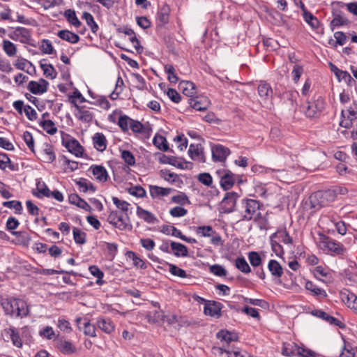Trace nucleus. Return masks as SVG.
Here are the masks:
<instances>
[{
	"label": "nucleus",
	"mask_w": 357,
	"mask_h": 357,
	"mask_svg": "<svg viewBox=\"0 0 357 357\" xmlns=\"http://www.w3.org/2000/svg\"><path fill=\"white\" fill-rule=\"evenodd\" d=\"M300 8L303 11V18L305 21L313 29H317L319 26V22L310 12L305 8L304 3L300 1Z\"/></svg>",
	"instance_id": "nucleus-23"
},
{
	"label": "nucleus",
	"mask_w": 357,
	"mask_h": 357,
	"mask_svg": "<svg viewBox=\"0 0 357 357\" xmlns=\"http://www.w3.org/2000/svg\"><path fill=\"white\" fill-rule=\"evenodd\" d=\"M330 68H331V71L333 73H334V74L335 75V76L337 77V78L339 80H341V79L344 80V81L353 80L351 76L350 75V74L348 72L340 70L335 65L333 64L332 63H330Z\"/></svg>",
	"instance_id": "nucleus-36"
},
{
	"label": "nucleus",
	"mask_w": 357,
	"mask_h": 357,
	"mask_svg": "<svg viewBox=\"0 0 357 357\" xmlns=\"http://www.w3.org/2000/svg\"><path fill=\"white\" fill-rule=\"evenodd\" d=\"M98 327L106 333H111L114 330V324L109 318H99L97 321Z\"/></svg>",
	"instance_id": "nucleus-27"
},
{
	"label": "nucleus",
	"mask_w": 357,
	"mask_h": 357,
	"mask_svg": "<svg viewBox=\"0 0 357 357\" xmlns=\"http://www.w3.org/2000/svg\"><path fill=\"white\" fill-rule=\"evenodd\" d=\"M40 126L50 135H54L56 132L57 128L54 123L51 120H43L40 122Z\"/></svg>",
	"instance_id": "nucleus-50"
},
{
	"label": "nucleus",
	"mask_w": 357,
	"mask_h": 357,
	"mask_svg": "<svg viewBox=\"0 0 357 357\" xmlns=\"http://www.w3.org/2000/svg\"><path fill=\"white\" fill-rule=\"evenodd\" d=\"M235 266L236 268H238L243 273L247 274L251 272V268L243 257L236 258Z\"/></svg>",
	"instance_id": "nucleus-46"
},
{
	"label": "nucleus",
	"mask_w": 357,
	"mask_h": 357,
	"mask_svg": "<svg viewBox=\"0 0 357 357\" xmlns=\"http://www.w3.org/2000/svg\"><path fill=\"white\" fill-rule=\"evenodd\" d=\"M296 355L299 357H317V354L303 347H297Z\"/></svg>",
	"instance_id": "nucleus-64"
},
{
	"label": "nucleus",
	"mask_w": 357,
	"mask_h": 357,
	"mask_svg": "<svg viewBox=\"0 0 357 357\" xmlns=\"http://www.w3.org/2000/svg\"><path fill=\"white\" fill-rule=\"evenodd\" d=\"M0 305L6 316L23 319L29 314V307L26 302L14 296L0 297Z\"/></svg>",
	"instance_id": "nucleus-1"
},
{
	"label": "nucleus",
	"mask_w": 357,
	"mask_h": 357,
	"mask_svg": "<svg viewBox=\"0 0 357 357\" xmlns=\"http://www.w3.org/2000/svg\"><path fill=\"white\" fill-rule=\"evenodd\" d=\"M69 202L72 204L85 210L86 211H91V206L84 199L80 198L77 194H70L68 197Z\"/></svg>",
	"instance_id": "nucleus-26"
},
{
	"label": "nucleus",
	"mask_w": 357,
	"mask_h": 357,
	"mask_svg": "<svg viewBox=\"0 0 357 357\" xmlns=\"http://www.w3.org/2000/svg\"><path fill=\"white\" fill-rule=\"evenodd\" d=\"M57 36L62 40L70 43L75 44L79 42V36L68 30H61L58 32Z\"/></svg>",
	"instance_id": "nucleus-30"
},
{
	"label": "nucleus",
	"mask_w": 357,
	"mask_h": 357,
	"mask_svg": "<svg viewBox=\"0 0 357 357\" xmlns=\"http://www.w3.org/2000/svg\"><path fill=\"white\" fill-rule=\"evenodd\" d=\"M238 197V193L235 192H227L221 202L222 211L225 213H230L233 212Z\"/></svg>",
	"instance_id": "nucleus-8"
},
{
	"label": "nucleus",
	"mask_w": 357,
	"mask_h": 357,
	"mask_svg": "<svg viewBox=\"0 0 357 357\" xmlns=\"http://www.w3.org/2000/svg\"><path fill=\"white\" fill-rule=\"evenodd\" d=\"M212 158L214 161L223 162L230 154V150L221 144H216L211 147Z\"/></svg>",
	"instance_id": "nucleus-11"
},
{
	"label": "nucleus",
	"mask_w": 357,
	"mask_h": 357,
	"mask_svg": "<svg viewBox=\"0 0 357 357\" xmlns=\"http://www.w3.org/2000/svg\"><path fill=\"white\" fill-rule=\"evenodd\" d=\"M305 289L312 293L314 296H319L321 297H326L327 294L326 291L321 288H319L311 281L305 282Z\"/></svg>",
	"instance_id": "nucleus-38"
},
{
	"label": "nucleus",
	"mask_w": 357,
	"mask_h": 357,
	"mask_svg": "<svg viewBox=\"0 0 357 357\" xmlns=\"http://www.w3.org/2000/svg\"><path fill=\"white\" fill-rule=\"evenodd\" d=\"M222 303L214 301H206L204 305V312L206 315L216 317L218 318L222 315Z\"/></svg>",
	"instance_id": "nucleus-9"
},
{
	"label": "nucleus",
	"mask_w": 357,
	"mask_h": 357,
	"mask_svg": "<svg viewBox=\"0 0 357 357\" xmlns=\"http://www.w3.org/2000/svg\"><path fill=\"white\" fill-rule=\"evenodd\" d=\"M196 234L204 237L212 236L215 231L211 226H200L196 228Z\"/></svg>",
	"instance_id": "nucleus-53"
},
{
	"label": "nucleus",
	"mask_w": 357,
	"mask_h": 357,
	"mask_svg": "<svg viewBox=\"0 0 357 357\" xmlns=\"http://www.w3.org/2000/svg\"><path fill=\"white\" fill-rule=\"evenodd\" d=\"M153 143L158 149L167 151L169 150V146L166 138L162 135H156L153 139Z\"/></svg>",
	"instance_id": "nucleus-41"
},
{
	"label": "nucleus",
	"mask_w": 357,
	"mask_h": 357,
	"mask_svg": "<svg viewBox=\"0 0 357 357\" xmlns=\"http://www.w3.org/2000/svg\"><path fill=\"white\" fill-rule=\"evenodd\" d=\"M236 181L235 175L229 170H225L220 176V186L224 190L231 189Z\"/></svg>",
	"instance_id": "nucleus-17"
},
{
	"label": "nucleus",
	"mask_w": 357,
	"mask_h": 357,
	"mask_svg": "<svg viewBox=\"0 0 357 357\" xmlns=\"http://www.w3.org/2000/svg\"><path fill=\"white\" fill-rule=\"evenodd\" d=\"M43 158L46 162H52L55 160L56 155L52 146H47L43 150Z\"/></svg>",
	"instance_id": "nucleus-56"
},
{
	"label": "nucleus",
	"mask_w": 357,
	"mask_h": 357,
	"mask_svg": "<svg viewBox=\"0 0 357 357\" xmlns=\"http://www.w3.org/2000/svg\"><path fill=\"white\" fill-rule=\"evenodd\" d=\"M128 257L130 259H132L133 265L137 268H140L142 269H146L147 268V266L145 263V261L137 256L135 252L132 251H128L126 253Z\"/></svg>",
	"instance_id": "nucleus-44"
},
{
	"label": "nucleus",
	"mask_w": 357,
	"mask_h": 357,
	"mask_svg": "<svg viewBox=\"0 0 357 357\" xmlns=\"http://www.w3.org/2000/svg\"><path fill=\"white\" fill-rule=\"evenodd\" d=\"M333 19L331 22V26H340L342 25L347 24L349 21L344 17L342 13L340 10H335L333 12Z\"/></svg>",
	"instance_id": "nucleus-35"
},
{
	"label": "nucleus",
	"mask_w": 357,
	"mask_h": 357,
	"mask_svg": "<svg viewBox=\"0 0 357 357\" xmlns=\"http://www.w3.org/2000/svg\"><path fill=\"white\" fill-rule=\"evenodd\" d=\"M82 18L86 21L87 25L91 28V31L93 33H96L98 30V25L95 22L93 15L88 12H84L82 14Z\"/></svg>",
	"instance_id": "nucleus-45"
},
{
	"label": "nucleus",
	"mask_w": 357,
	"mask_h": 357,
	"mask_svg": "<svg viewBox=\"0 0 357 357\" xmlns=\"http://www.w3.org/2000/svg\"><path fill=\"white\" fill-rule=\"evenodd\" d=\"M48 82L44 79L39 82L31 81L28 84V90L33 94H42L47 91Z\"/></svg>",
	"instance_id": "nucleus-12"
},
{
	"label": "nucleus",
	"mask_w": 357,
	"mask_h": 357,
	"mask_svg": "<svg viewBox=\"0 0 357 357\" xmlns=\"http://www.w3.org/2000/svg\"><path fill=\"white\" fill-rule=\"evenodd\" d=\"M179 88L182 90L183 93L189 98H192L196 93L195 84L190 81H182L179 83Z\"/></svg>",
	"instance_id": "nucleus-25"
},
{
	"label": "nucleus",
	"mask_w": 357,
	"mask_h": 357,
	"mask_svg": "<svg viewBox=\"0 0 357 357\" xmlns=\"http://www.w3.org/2000/svg\"><path fill=\"white\" fill-rule=\"evenodd\" d=\"M169 272L175 276H178L181 278H185L187 277L186 272L185 270L178 267L177 266L172 264H169Z\"/></svg>",
	"instance_id": "nucleus-59"
},
{
	"label": "nucleus",
	"mask_w": 357,
	"mask_h": 357,
	"mask_svg": "<svg viewBox=\"0 0 357 357\" xmlns=\"http://www.w3.org/2000/svg\"><path fill=\"white\" fill-rule=\"evenodd\" d=\"M319 246L324 251L335 255H342L344 251V247L341 243L324 234L320 236Z\"/></svg>",
	"instance_id": "nucleus-5"
},
{
	"label": "nucleus",
	"mask_w": 357,
	"mask_h": 357,
	"mask_svg": "<svg viewBox=\"0 0 357 357\" xmlns=\"http://www.w3.org/2000/svg\"><path fill=\"white\" fill-rule=\"evenodd\" d=\"M298 345L294 342H284L282 345V354L290 356L296 354Z\"/></svg>",
	"instance_id": "nucleus-47"
},
{
	"label": "nucleus",
	"mask_w": 357,
	"mask_h": 357,
	"mask_svg": "<svg viewBox=\"0 0 357 357\" xmlns=\"http://www.w3.org/2000/svg\"><path fill=\"white\" fill-rule=\"evenodd\" d=\"M312 314L319 318H321L326 321L331 325L337 326L340 328H344L345 327L344 323H342L341 321L336 319L335 317L331 316L330 314H327L323 310H316L312 311Z\"/></svg>",
	"instance_id": "nucleus-14"
},
{
	"label": "nucleus",
	"mask_w": 357,
	"mask_h": 357,
	"mask_svg": "<svg viewBox=\"0 0 357 357\" xmlns=\"http://www.w3.org/2000/svg\"><path fill=\"white\" fill-rule=\"evenodd\" d=\"M165 71L167 74V79L171 83H176L178 80L175 73V68L172 65L165 66Z\"/></svg>",
	"instance_id": "nucleus-55"
},
{
	"label": "nucleus",
	"mask_w": 357,
	"mask_h": 357,
	"mask_svg": "<svg viewBox=\"0 0 357 357\" xmlns=\"http://www.w3.org/2000/svg\"><path fill=\"white\" fill-rule=\"evenodd\" d=\"M84 333L86 335L91 337H96V327L91 324L89 321H85L83 324Z\"/></svg>",
	"instance_id": "nucleus-63"
},
{
	"label": "nucleus",
	"mask_w": 357,
	"mask_h": 357,
	"mask_svg": "<svg viewBox=\"0 0 357 357\" xmlns=\"http://www.w3.org/2000/svg\"><path fill=\"white\" fill-rule=\"evenodd\" d=\"M174 190L170 188H162L157 185L150 186V195L153 198L167 196Z\"/></svg>",
	"instance_id": "nucleus-28"
},
{
	"label": "nucleus",
	"mask_w": 357,
	"mask_h": 357,
	"mask_svg": "<svg viewBox=\"0 0 357 357\" xmlns=\"http://www.w3.org/2000/svg\"><path fill=\"white\" fill-rule=\"evenodd\" d=\"M268 268L274 277L280 278L283 274L282 267L280 263L275 259H271L269 261Z\"/></svg>",
	"instance_id": "nucleus-33"
},
{
	"label": "nucleus",
	"mask_w": 357,
	"mask_h": 357,
	"mask_svg": "<svg viewBox=\"0 0 357 357\" xmlns=\"http://www.w3.org/2000/svg\"><path fill=\"white\" fill-rule=\"evenodd\" d=\"M132 122V119L126 115H122L119 117L118 125L123 131H128Z\"/></svg>",
	"instance_id": "nucleus-57"
},
{
	"label": "nucleus",
	"mask_w": 357,
	"mask_h": 357,
	"mask_svg": "<svg viewBox=\"0 0 357 357\" xmlns=\"http://www.w3.org/2000/svg\"><path fill=\"white\" fill-rule=\"evenodd\" d=\"M299 94L298 91L294 90H290L285 91L282 95V99L283 100L284 104L287 105V107L291 109H294L296 106V100L298 97Z\"/></svg>",
	"instance_id": "nucleus-16"
},
{
	"label": "nucleus",
	"mask_w": 357,
	"mask_h": 357,
	"mask_svg": "<svg viewBox=\"0 0 357 357\" xmlns=\"http://www.w3.org/2000/svg\"><path fill=\"white\" fill-rule=\"evenodd\" d=\"M272 237L278 238L280 241L287 245H291L293 242L292 238L285 229L277 231L273 234Z\"/></svg>",
	"instance_id": "nucleus-37"
},
{
	"label": "nucleus",
	"mask_w": 357,
	"mask_h": 357,
	"mask_svg": "<svg viewBox=\"0 0 357 357\" xmlns=\"http://www.w3.org/2000/svg\"><path fill=\"white\" fill-rule=\"evenodd\" d=\"M171 200L173 203L180 204L181 206L190 204L188 197L183 192H181L177 195L173 196Z\"/></svg>",
	"instance_id": "nucleus-61"
},
{
	"label": "nucleus",
	"mask_w": 357,
	"mask_h": 357,
	"mask_svg": "<svg viewBox=\"0 0 357 357\" xmlns=\"http://www.w3.org/2000/svg\"><path fill=\"white\" fill-rule=\"evenodd\" d=\"M188 154L193 160H196L199 162H206L203 148L200 144H190L188 149Z\"/></svg>",
	"instance_id": "nucleus-15"
},
{
	"label": "nucleus",
	"mask_w": 357,
	"mask_h": 357,
	"mask_svg": "<svg viewBox=\"0 0 357 357\" xmlns=\"http://www.w3.org/2000/svg\"><path fill=\"white\" fill-rule=\"evenodd\" d=\"M36 190L37 192H33V194L37 197L38 198H41L43 197H50V190L46 184L43 181H38L36 183Z\"/></svg>",
	"instance_id": "nucleus-34"
},
{
	"label": "nucleus",
	"mask_w": 357,
	"mask_h": 357,
	"mask_svg": "<svg viewBox=\"0 0 357 357\" xmlns=\"http://www.w3.org/2000/svg\"><path fill=\"white\" fill-rule=\"evenodd\" d=\"M61 144L68 150V152L77 158L83 155L84 147L73 137L63 131H61Z\"/></svg>",
	"instance_id": "nucleus-3"
},
{
	"label": "nucleus",
	"mask_w": 357,
	"mask_h": 357,
	"mask_svg": "<svg viewBox=\"0 0 357 357\" xmlns=\"http://www.w3.org/2000/svg\"><path fill=\"white\" fill-rule=\"evenodd\" d=\"M210 272L215 275L222 277L227 275V271L225 268L219 264H214L210 266Z\"/></svg>",
	"instance_id": "nucleus-62"
},
{
	"label": "nucleus",
	"mask_w": 357,
	"mask_h": 357,
	"mask_svg": "<svg viewBox=\"0 0 357 357\" xmlns=\"http://www.w3.org/2000/svg\"><path fill=\"white\" fill-rule=\"evenodd\" d=\"M73 238L76 243L82 245L86 243V233L77 227L73 229Z\"/></svg>",
	"instance_id": "nucleus-52"
},
{
	"label": "nucleus",
	"mask_w": 357,
	"mask_h": 357,
	"mask_svg": "<svg viewBox=\"0 0 357 357\" xmlns=\"http://www.w3.org/2000/svg\"><path fill=\"white\" fill-rule=\"evenodd\" d=\"M39 335L40 337L47 340H52L55 338V333L52 327L48 326L40 330Z\"/></svg>",
	"instance_id": "nucleus-58"
},
{
	"label": "nucleus",
	"mask_w": 357,
	"mask_h": 357,
	"mask_svg": "<svg viewBox=\"0 0 357 357\" xmlns=\"http://www.w3.org/2000/svg\"><path fill=\"white\" fill-rule=\"evenodd\" d=\"M89 270L91 275L97 278L96 284L98 285H102L105 283L104 280H102L104 277V273L97 266H90Z\"/></svg>",
	"instance_id": "nucleus-49"
},
{
	"label": "nucleus",
	"mask_w": 357,
	"mask_h": 357,
	"mask_svg": "<svg viewBox=\"0 0 357 357\" xmlns=\"http://www.w3.org/2000/svg\"><path fill=\"white\" fill-rule=\"evenodd\" d=\"M158 160L161 164H169L181 169L187 167V163L185 162L174 156H169L165 154H160Z\"/></svg>",
	"instance_id": "nucleus-13"
},
{
	"label": "nucleus",
	"mask_w": 357,
	"mask_h": 357,
	"mask_svg": "<svg viewBox=\"0 0 357 357\" xmlns=\"http://www.w3.org/2000/svg\"><path fill=\"white\" fill-rule=\"evenodd\" d=\"M107 221L115 228L121 231H130L132 226L128 213L112 211L107 216Z\"/></svg>",
	"instance_id": "nucleus-2"
},
{
	"label": "nucleus",
	"mask_w": 357,
	"mask_h": 357,
	"mask_svg": "<svg viewBox=\"0 0 357 357\" xmlns=\"http://www.w3.org/2000/svg\"><path fill=\"white\" fill-rule=\"evenodd\" d=\"M188 101L191 107L197 111L206 110L208 107V101L206 98L195 97L188 98Z\"/></svg>",
	"instance_id": "nucleus-19"
},
{
	"label": "nucleus",
	"mask_w": 357,
	"mask_h": 357,
	"mask_svg": "<svg viewBox=\"0 0 357 357\" xmlns=\"http://www.w3.org/2000/svg\"><path fill=\"white\" fill-rule=\"evenodd\" d=\"M76 184L79 187V190L83 192H86L88 190L94 192L96 190L93 183L86 178H79V181H76Z\"/></svg>",
	"instance_id": "nucleus-39"
},
{
	"label": "nucleus",
	"mask_w": 357,
	"mask_h": 357,
	"mask_svg": "<svg viewBox=\"0 0 357 357\" xmlns=\"http://www.w3.org/2000/svg\"><path fill=\"white\" fill-rule=\"evenodd\" d=\"M342 301L357 314V296L348 290H344L340 294Z\"/></svg>",
	"instance_id": "nucleus-18"
},
{
	"label": "nucleus",
	"mask_w": 357,
	"mask_h": 357,
	"mask_svg": "<svg viewBox=\"0 0 357 357\" xmlns=\"http://www.w3.org/2000/svg\"><path fill=\"white\" fill-rule=\"evenodd\" d=\"M121 155L122 159L128 165L132 166L135 164V158L130 151H122Z\"/></svg>",
	"instance_id": "nucleus-60"
},
{
	"label": "nucleus",
	"mask_w": 357,
	"mask_h": 357,
	"mask_svg": "<svg viewBox=\"0 0 357 357\" xmlns=\"http://www.w3.org/2000/svg\"><path fill=\"white\" fill-rule=\"evenodd\" d=\"M113 203L116 205L119 210L118 212H123L124 213H128V206L130 204L126 201L120 200L119 198L116 197H112V198Z\"/></svg>",
	"instance_id": "nucleus-54"
},
{
	"label": "nucleus",
	"mask_w": 357,
	"mask_h": 357,
	"mask_svg": "<svg viewBox=\"0 0 357 357\" xmlns=\"http://www.w3.org/2000/svg\"><path fill=\"white\" fill-rule=\"evenodd\" d=\"M45 61L43 59L40 62V66L41 69L43 70L44 75L52 79L56 78L57 75V73L53 66L50 63H43V61Z\"/></svg>",
	"instance_id": "nucleus-40"
},
{
	"label": "nucleus",
	"mask_w": 357,
	"mask_h": 357,
	"mask_svg": "<svg viewBox=\"0 0 357 357\" xmlns=\"http://www.w3.org/2000/svg\"><path fill=\"white\" fill-rule=\"evenodd\" d=\"M8 333L14 346L21 348L22 347V341L18 331L15 328L8 329Z\"/></svg>",
	"instance_id": "nucleus-43"
},
{
	"label": "nucleus",
	"mask_w": 357,
	"mask_h": 357,
	"mask_svg": "<svg viewBox=\"0 0 357 357\" xmlns=\"http://www.w3.org/2000/svg\"><path fill=\"white\" fill-rule=\"evenodd\" d=\"M57 348L64 354H72L76 351V347L70 341L59 340L57 342Z\"/></svg>",
	"instance_id": "nucleus-29"
},
{
	"label": "nucleus",
	"mask_w": 357,
	"mask_h": 357,
	"mask_svg": "<svg viewBox=\"0 0 357 357\" xmlns=\"http://www.w3.org/2000/svg\"><path fill=\"white\" fill-rule=\"evenodd\" d=\"M94 148L100 151L103 152L107 146V140L102 132H96L92 137Z\"/></svg>",
	"instance_id": "nucleus-20"
},
{
	"label": "nucleus",
	"mask_w": 357,
	"mask_h": 357,
	"mask_svg": "<svg viewBox=\"0 0 357 357\" xmlns=\"http://www.w3.org/2000/svg\"><path fill=\"white\" fill-rule=\"evenodd\" d=\"M172 250L174 251V255L176 257H187L188 250L187 247L180 243L172 241L170 243Z\"/></svg>",
	"instance_id": "nucleus-32"
},
{
	"label": "nucleus",
	"mask_w": 357,
	"mask_h": 357,
	"mask_svg": "<svg viewBox=\"0 0 357 357\" xmlns=\"http://www.w3.org/2000/svg\"><path fill=\"white\" fill-rule=\"evenodd\" d=\"M242 218L243 221H250L252 219L256 220L259 214L258 211L260 208V205L258 201L247 199L242 201Z\"/></svg>",
	"instance_id": "nucleus-4"
},
{
	"label": "nucleus",
	"mask_w": 357,
	"mask_h": 357,
	"mask_svg": "<svg viewBox=\"0 0 357 357\" xmlns=\"http://www.w3.org/2000/svg\"><path fill=\"white\" fill-rule=\"evenodd\" d=\"M137 215L139 218L143 219L145 222L149 224H154L157 221V218L153 213L140 206L137 207Z\"/></svg>",
	"instance_id": "nucleus-31"
},
{
	"label": "nucleus",
	"mask_w": 357,
	"mask_h": 357,
	"mask_svg": "<svg viewBox=\"0 0 357 357\" xmlns=\"http://www.w3.org/2000/svg\"><path fill=\"white\" fill-rule=\"evenodd\" d=\"M96 179L100 182H105L108 178V174L106 169L101 165H92L90 167Z\"/></svg>",
	"instance_id": "nucleus-22"
},
{
	"label": "nucleus",
	"mask_w": 357,
	"mask_h": 357,
	"mask_svg": "<svg viewBox=\"0 0 357 357\" xmlns=\"http://www.w3.org/2000/svg\"><path fill=\"white\" fill-rule=\"evenodd\" d=\"M2 46L4 52L8 56H14L16 55L17 51V47L13 43L8 40H3Z\"/></svg>",
	"instance_id": "nucleus-48"
},
{
	"label": "nucleus",
	"mask_w": 357,
	"mask_h": 357,
	"mask_svg": "<svg viewBox=\"0 0 357 357\" xmlns=\"http://www.w3.org/2000/svg\"><path fill=\"white\" fill-rule=\"evenodd\" d=\"M325 107L324 100L319 98L314 102H307L303 106V112L308 118H315L319 116Z\"/></svg>",
	"instance_id": "nucleus-6"
},
{
	"label": "nucleus",
	"mask_w": 357,
	"mask_h": 357,
	"mask_svg": "<svg viewBox=\"0 0 357 357\" xmlns=\"http://www.w3.org/2000/svg\"><path fill=\"white\" fill-rule=\"evenodd\" d=\"M71 103L76 108L77 112L75 113V116L77 119L84 123H90L93 121V114L91 111L86 109L84 106L78 105L75 100H72Z\"/></svg>",
	"instance_id": "nucleus-10"
},
{
	"label": "nucleus",
	"mask_w": 357,
	"mask_h": 357,
	"mask_svg": "<svg viewBox=\"0 0 357 357\" xmlns=\"http://www.w3.org/2000/svg\"><path fill=\"white\" fill-rule=\"evenodd\" d=\"M64 17L67 21L75 27H79L81 25V22L77 18L74 10L68 9L64 12Z\"/></svg>",
	"instance_id": "nucleus-42"
},
{
	"label": "nucleus",
	"mask_w": 357,
	"mask_h": 357,
	"mask_svg": "<svg viewBox=\"0 0 357 357\" xmlns=\"http://www.w3.org/2000/svg\"><path fill=\"white\" fill-rule=\"evenodd\" d=\"M170 8L167 4L162 5L157 14L158 26H164L169 19Z\"/></svg>",
	"instance_id": "nucleus-21"
},
{
	"label": "nucleus",
	"mask_w": 357,
	"mask_h": 357,
	"mask_svg": "<svg viewBox=\"0 0 357 357\" xmlns=\"http://www.w3.org/2000/svg\"><path fill=\"white\" fill-rule=\"evenodd\" d=\"M258 94L263 100H269L273 94V90L270 84L266 82H260L258 86Z\"/></svg>",
	"instance_id": "nucleus-24"
},
{
	"label": "nucleus",
	"mask_w": 357,
	"mask_h": 357,
	"mask_svg": "<svg viewBox=\"0 0 357 357\" xmlns=\"http://www.w3.org/2000/svg\"><path fill=\"white\" fill-rule=\"evenodd\" d=\"M248 260L253 267H259L262 264V259L260 255L255 251H251L248 255Z\"/></svg>",
	"instance_id": "nucleus-51"
},
{
	"label": "nucleus",
	"mask_w": 357,
	"mask_h": 357,
	"mask_svg": "<svg viewBox=\"0 0 357 357\" xmlns=\"http://www.w3.org/2000/svg\"><path fill=\"white\" fill-rule=\"evenodd\" d=\"M8 36L13 40L20 41L24 44H29L31 37L30 30L21 26L15 28L8 34Z\"/></svg>",
	"instance_id": "nucleus-7"
}]
</instances>
